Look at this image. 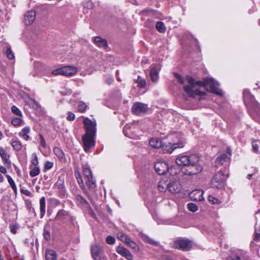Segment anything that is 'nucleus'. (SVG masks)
<instances>
[{"mask_svg":"<svg viewBox=\"0 0 260 260\" xmlns=\"http://www.w3.org/2000/svg\"><path fill=\"white\" fill-rule=\"evenodd\" d=\"M94 43L100 48H106L107 47V41L100 36H96L93 39Z\"/></svg>","mask_w":260,"mask_h":260,"instance_id":"20","label":"nucleus"},{"mask_svg":"<svg viewBox=\"0 0 260 260\" xmlns=\"http://www.w3.org/2000/svg\"><path fill=\"white\" fill-rule=\"evenodd\" d=\"M154 169L159 175L165 174L169 171L168 164L165 161H158L154 164Z\"/></svg>","mask_w":260,"mask_h":260,"instance_id":"11","label":"nucleus"},{"mask_svg":"<svg viewBox=\"0 0 260 260\" xmlns=\"http://www.w3.org/2000/svg\"><path fill=\"white\" fill-rule=\"evenodd\" d=\"M252 175H252V174H248V178L250 179V177H251V176H252Z\"/></svg>","mask_w":260,"mask_h":260,"instance_id":"63","label":"nucleus"},{"mask_svg":"<svg viewBox=\"0 0 260 260\" xmlns=\"http://www.w3.org/2000/svg\"><path fill=\"white\" fill-rule=\"evenodd\" d=\"M31 163L35 166H37L38 165L39 161H38V157L35 153H34L32 155Z\"/></svg>","mask_w":260,"mask_h":260,"instance_id":"47","label":"nucleus"},{"mask_svg":"<svg viewBox=\"0 0 260 260\" xmlns=\"http://www.w3.org/2000/svg\"><path fill=\"white\" fill-rule=\"evenodd\" d=\"M150 145L154 148H161L162 146V141L160 139L157 138H153L149 141Z\"/></svg>","mask_w":260,"mask_h":260,"instance_id":"24","label":"nucleus"},{"mask_svg":"<svg viewBox=\"0 0 260 260\" xmlns=\"http://www.w3.org/2000/svg\"><path fill=\"white\" fill-rule=\"evenodd\" d=\"M209 201L213 204H217L220 203L219 200L214 197L210 195L208 196Z\"/></svg>","mask_w":260,"mask_h":260,"instance_id":"46","label":"nucleus"},{"mask_svg":"<svg viewBox=\"0 0 260 260\" xmlns=\"http://www.w3.org/2000/svg\"><path fill=\"white\" fill-rule=\"evenodd\" d=\"M143 238V240L145 242H146L147 243H148L149 244L155 245H157L158 244V242L155 241L154 240H153V239L150 238L148 236H144Z\"/></svg>","mask_w":260,"mask_h":260,"instance_id":"43","label":"nucleus"},{"mask_svg":"<svg viewBox=\"0 0 260 260\" xmlns=\"http://www.w3.org/2000/svg\"><path fill=\"white\" fill-rule=\"evenodd\" d=\"M174 75L176 77V78L178 79L179 82L180 84H183L184 83V79L181 75L175 73H174Z\"/></svg>","mask_w":260,"mask_h":260,"instance_id":"51","label":"nucleus"},{"mask_svg":"<svg viewBox=\"0 0 260 260\" xmlns=\"http://www.w3.org/2000/svg\"><path fill=\"white\" fill-rule=\"evenodd\" d=\"M116 251L128 260H132L133 259V256L130 252L123 247H118L116 249Z\"/></svg>","mask_w":260,"mask_h":260,"instance_id":"18","label":"nucleus"},{"mask_svg":"<svg viewBox=\"0 0 260 260\" xmlns=\"http://www.w3.org/2000/svg\"><path fill=\"white\" fill-rule=\"evenodd\" d=\"M184 141L181 140H180L178 143L173 144L171 143H168L167 144L162 143L161 148H162V150L165 152L171 153L177 148L183 147L184 146Z\"/></svg>","mask_w":260,"mask_h":260,"instance_id":"7","label":"nucleus"},{"mask_svg":"<svg viewBox=\"0 0 260 260\" xmlns=\"http://www.w3.org/2000/svg\"><path fill=\"white\" fill-rule=\"evenodd\" d=\"M40 137L41 139L40 144L43 148H45L46 147V143L45 139L42 135H40Z\"/></svg>","mask_w":260,"mask_h":260,"instance_id":"55","label":"nucleus"},{"mask_svg":"<svg viewBox=\"0 0 260 260\" xmlns=\"http://www.w3.org/2000/svg\"><path fill=\"white\" fill-rule=\"evenodd\" d=\"M200 157L197 154L186 168L182 169V173L185 175L192 176L201 173L203 170V167L200 164Z\"/></svg>","mask_w":260,"mask_h":260,"instance_id":"2","label":"nucleus"},{"mask_svg":"<svg viewBox=\"0 0 260 260\" xmlns=\"http://www.w3.org/2000/svg\"><path fill=\"white\" fill-rule=\"evenodd\" d=\"M197 155V154L191 155L179 154L176 158V163L178 166H183L184 168H186L192 161V158H194Z\"/></svg>","mask_w":260,"mask_h":260,"instance_id":"5","label":"nucleus"},{"mask_svg":"<svg viewBox=\"0 0 260 260\" xmlns=\"http://www.w3.org/2000/svg\"><path fill=\"white\" fill-rule=\"evenodd\" d=\"M254 240L256 241H260V233L256 232V228L255 229V233L254 236Z\"/></svg>","mask_w":260,"mask_h":260,"instance_id":"57","label":"nucleus"},{"mask_svg":"<svg viewBox=\"0 0 260 260\" xmlns=\"http://www.w3.org/2000/svg\"><path fill=\"white\" fill-rule=\"evenodd\" d=\"M174 246L175 248L181 249L183 251L189 250L192 247V243L190 241L186 239H180L174 242Z\"/></svg>","mask_w":260,"mask_h":260,"instance_id":"8","label":"nucleus"},{"mask_svg":"<svg viewBox=\"0 0 260 260\" xmlns=\"http://www.w3.org/2000/svg\"><path fill=\"white\" fill-rule=\"evenodd\" d=\"M62 68H61L53 71L52 74L55 76L59 75H62Z\"/></svg>","mask_w":260,"mask_h":260,"instance_id":"54","label":"nucleus"},{"mask_svg":"<svg viewBox=\"0 0 260 260\" xmlns=\"http://www.w3.org/2000/svg\"><path fill=\"white\" fill-rule=\"evenodd\" d=\"M103 251L102 247L100 245L95 244L91 246V252L94 260H101V254Z\"/></svg>","mask_w":260,"mask_h":260,"instance_id":"12","label":"nucleus"},{"mask_svg":"<svg viewBox=\"0 0 260 260\" xmlns=\"http://www.w3.org/2000/svg\"><path fill=\"white\" fill-rule=\"evenodd\" d=\"M75 175H76V179L77 180V182H78L80 187L82 188V189L83 190V191L85 193H87L86 188L84 184L83 179H82V177H81L80 173H78L77 174H76Z\"/></svg>","mask_w":260,"mask_h":260,"instance_id":"28","label":"nucleus"},{"mask_svg":"<svg viewBox=\"0 0 260 260\" xmlns=\"http://www.w3.org/2000/svg\"><path fill=\"white\" fill-rule=\"evenodd\" d=\"M204 192L201 189H196L192 190L189 193V197L194 201H201L204 200L203 197Z\"/></svg>","mask_w":260,"mask_h":260,"instance_id":"15","label":"nucleus"},{"mask_svg":"<svg viewBox=\"0 0 260 260\" xmlns=\"http://www.w3.org/2000/svg\"><path fill=\"white\" fill-rule=\"evenodd\" d=\"M11 123L14 126H18L23 124V121L20 118L16 117L12 120Z\"/></svg>","mask_w":260,"mask_h":260,"instance_id":"36","label":"nucleus"},{"mask_svg":"<svg viewBox=\"0 0 260 260\" xmlns=\"http://www.w3.org/2000/svg\"><path fill=\"white\" fill-rule=\"evenodd\" d=\"M83 172L84 179H89V178H92V175L89 168L84 167Z\"/></svg>","mask_w":260,"mask_h":260,"instance_id":"32","label":"nucleus"},{"mask_svg":"<svg viewBox=\"0 0 260 260\" xmlns=\"http://www.w3.org/2000/svg\"><path fill=\"white\" fill-rule=\"evenodd\" d=\"M83 123L86 131L85 135L95 136L96 132L95 122L92 121L89 119L86 118L84 119Z\"/></svg>","mask_w":260,"mask_h":260,"instance_id":"6","label":"nucleus"},{"mask_svg":"<svg viewBox=\"0 0 260 260\" xmlns=\"http://www.w3.org/2000/svg\"><path fill=\"white\" fill-rule=\"evenodd\" d=\"M228 260H241V258L236 254H232L229 256Z\"/></svg>","mask_w":260,"mask_h":260,"instance_id":"53","label":"nucleus"},{"mask_svg":"<svg viewBox=\"0 0 260 260\" xmlns=\"http://www.w3.org/2000/svg\"><path fill=\"white\" fill-rule=\"evenodd\" d=\"M243 98L245 104L249 106H250V104L247 101L248 99H249L252 101L253 99H254L253 96L250 94L246 90H244L243 92Z\"/></svg>","mask_w":260,"mask_h":260,"instance_id":"37","label":"nucleus"},{"mask_svg":"<svg viewBox=\"0 0 260 260\" xmlns=\"http://www.w3.org/2000/svg\"><path fill=\"white\" fill-rule=\"evenodd\" d=\"M259 215H260V212H258L256 213V214H255L256 217H257V216Z\"/></svg>","mask_w":260,"mask_h":260,"instance_id":"64","label":"nucleus"},{"mask_svg":"<svg viewBox=\"0 0 260 260\" xmlns=\"http://www.w3.org/2000/svg\"><path fill=\"white\" fill-rule=\"evenodd\" d=\"M126 244L131 247L132 249H136L137 248V244L133 241L130 238L129 239V240H128Z\"/></svg>","mask_w":260,"mask_h":260,"instance_id":"48","label":"nucleus"},{"mask_svg":"<svg viewBox=\"0 0 260 260\" xmlns=\"http://www.w3.org/2000/svg\"><path fill=\"white\" fill-rule=\"evenodd\" d=\"M53 152L55 155L59 159H63L65 158L64 153L59 147H54L53 149Z\"/></svg>","mask_w":260,"mask_h":260,"instance_id":"27","label":"nucleus"},{"mask_svg":"<svg viewBox=\"0 0 260 260\" xmlns=\"http://www.w3.org/2000/svg\"><path fill=\"white\" fill-rule=\"evenodd\" d=\"M53 166V163L51 161H46L45 163L44 169L45 170H48L51 169Z\"/></svg>","mask_w":260,"mask_h":260,"instance_id":"50","label":"nucleus"},{"mask_svg":"<svg viewBox=\"0 0 260 260\" xmlns=\"http://www.w3.org/2000/svg\"><path fill=\"white\" fill-rule=\"evenodd\" d=\"M186 79L189 85H184L183 89L189 97L196 98L197 95L205 94V93L201 91L197 86H203L207 90L219 95L223 94L222 91L218 88V83L213 78H205L203 81H196L193 78L188 76L186 77Z\"/></svg>","mask_w":260,"mask_h":260,"instance_id":"1","label":"nucleus"},{"mask_svg":"<svg viewBox=\"0 0 260 260\" xmlns=\"http://www.w3.org/2000/svg\"><path fill=\"white\" fill-rule=\"evenodd\" d=\"M3 137V135L2 132L0 131V140L2 139Z\"/></svg>","mask_w":260,"mask_h":260,"instance_id":"62","label":"nucleus"},{"mask_svg":"<svg viewBox=\"0 0 260 260\" xmlns=\"http://www.w3.org/2000/svg\"><path fill=\"white\" fill-rule=\"evenodd\" d=\"M45 257L46 260H56L57 256L54 251L48 250L46 252Z\"/></svg>","mask_w":260,"mask_h":260,"instance_id":"26","label":"nucleus"},{"mask_svg":"<svg viewBox=\"0 0 260 260\" xmlns=\"http://www.w3.org/2000/svg\"><path fill=\"white\" fill-rule=\"evenodd\" d=\"M12 112L15 115L18 116L19 117H22V114L20 110L15 106H13L11 107Z\"/></svg>","mask_w":260,"mask_h":260,"instance_id":"42","label":"nucleus"},{"mask_svg":"<svg viewBox=\"0 0 260 260\" xmlns=\"http://www.w3.org/2000/svg\"><path fill=\"white\" fill-rule=\"evenodd\" d=\"M155 27L156 30L160 33L165 32L166 30V28L164 23L161 21L157 22Z\"/></svg>","mask_w":260,"mask_h":260,"instance_id":"31","label":"nucleus"},{"mask_svg":"<svg viewBox=\"0 0 260 260\" xmlns=\"http://www.w3.org/2000/svg\"><path fill=\"white\" fill-rule=\"evenodd\" d=\"M55 186L62 193H64L65 188L64 185V178L63 176H59L57 182L55 184Z\"/></svg>","mask_w":260,"mask_h":260,"instance_id":"21","label":"nucleus"},{"mask_svg":"<svg viewBox=\"0 0 260 260\" xmlns=\"http://www.w3.org/2000/svg\"><path fill=\"white\" fill-rule=\"evenodd\" d=\"M43 236L44 238L47 241H48L50 239V231L47 227H45L44 229Z\"/></svg>","mask_w":260,"mask_h":260,"instance_id":"44","label":"nucleus"},{"mask_svg":"<svg viewBox=\"0 0 260 260\" xmlns=\"http://www.w3.org/2000/svg\"><path fill=\"white\" fill-rule=\"evenodd\" d=\"M62 68V75L70 76L75 74L77 72V69L72 66H64Z\"/></svg>","mask_w":260,"mask_h":260,"instance_id":"16","label":"nucleus"},{"mask_svg":"<svg viewBox=\"0 0 260 260\" xmlns=\"http://www.w3.org/2000/svg\"><path fill=\"white\" fill-rule=\"evenodd\" d=\"M75 117V114L72 112H69L67 119L69 121H73L74 120Z\"/></svg>","mask_w":260,"mask_h":260,"instance_id":"52","label":"nucleus"},{"mask_svg":"<svg viewBox=\"0 0 260 260\" xmlns=\"http://www.w3.org/2000/svg\"><path fill=\"white\" fill-rule=\"evenodd\" d=\"M228 175L222 172V171H218L213 176L211 181V185L212 187L217 189L222 188L225 184V181Z\"/></svg>","mask_w":260,"mask_h":260,"instance_id":"3","label":"nucleus"},{"mask_svg":"<svg viewBox=\"0 0 260 260\" xmlns=\"http://www.w3.org/2000/svg\"><path fill=\"white\" fill-rule=\"evenodd\" d=\"M169 191L173 193L179 192L181 190L180 184L177 182H172L167 185Z\"/></svg>","mask_w":260,"mask_h":260,"instance_id":"17","label":"nucleus"},{"mask_svg":"<svg viewBox=\"0 0 260 260\" xmlns=\"http://www.w3.org/2000/svg\"><path fill=\"white\" fill-rule=\"evenodd\" d=\"M77 201L82 206H89V203L81 195L77 194L76 196Z\"/></svg>","mask_w":260,"mask_h":260,"instance_id":"30","label":"nucleus"},{"mask_svg":"<svg viewBox=\"0 0 260 260\" xmlns=\"http://www.w3.org/2000/svg\"><path fill=\"white\" fill-rule=\"evenodd\" d=\"M148 106L142 103L137 102L132 107V111L137 115H142L146 113L148 110Z\"/></svg>","mask_w":260,"mask_h":260,"instance_id":"10","label":"nucleus"},{"mask_svg":"<svg viewBox=\"0 0 260 260\" xmlns=\"http://www.w3.org/2000/svg\"><path fill=\"white\" fill-rule=\"evenodd\" d=\"M0 156L4 165L6 167H10L11 166L10 155L8 154L6 150L1 146H0Z\"/></svg>","mask_w":260,"mask_h":260,"instance_id":"13","label":"nucleus"},{"mask_svg":"<svg viewBox=\"0 0 260 260\" xmlns=\"http://www.w3.org/2000/svg\"><path fill=\"white\" fill-rule=\"evenodd\" d=\"M187 207L189 211L193 212H196L198 210V206L193 203H189L187 204Z\"/></svg>","mask_w":260,"mask_h":260,"instance_id":"41","label":"nucleus"},{"mask_svg":"<svg viewBox=\"0 0 260 260\" xmlns=\"http://www.w3.org/2000/svg\"><path fill=\"white\" fill-rule=\"evenodd\" d=\"M40 173V168L38 167L35 166L30 171L29 175L31 177H34L38 175Z\"/></svg>","mask_w":260,"mask_h":260,"instance_id":"38","label":"nucleus"},{"mask_svg":"<svg viewBox=\"0 0 260 260\" xmlns=\"http://www.w3.org/2000/svg\"><path fill=\"white\" fill-rule=\"evenodd\" d=\"M46 203L45 198L44 197H42L40 199V218H42L46 212Z\"/></svg>","mask_w":260,"mask_h":260,"instance_id":"25","label":"nucleus"},{"mask_svg":"<svg viewBox=\"0 0 260 260\" xmlns=\"http://www.w3.org/2000/svg\"><path fill=\"white\" fill-rule=\"evenodd\" d=\"M231 150L228 149L226 153L220 154L216 159L214 164L217 168L223 166L224 168L228 167L230 165L231 156Z\"/></svg>","mask_w":260,"mask_h":260,"instance_id":"4","label":"nucleus"},{"mask_svg":"<svg viewBox=\"0 0 260 260\" xmlns=\"http://www.w3.org/2000/svg\"><path fill=\"white\" fill-rule=\"evenodd\" d=\"M87 105L82 101H80L78 103V109L81 112H84L87 108Z\"/></svg>","mask_w":260,"mask_h":260,"instance_id":"39","label":"nucleus"},{"mask_svg":"<svg viewBox=\"0 0 260 260\" xmlns=\"http://www.w3.org/2000/svg\"><path fill=\"white\" fill-rule=\"evenodd\" d=\"M135 81L138 83V87L140 88H144L146 85L145 80L142 79L140 76H138L137 79L135 80Z\"/></svg>","mask_w":260,"mask_h":260,"instance_id":"34","label":"nucleus"},{"mask_svg":"<svg viewBox=\"0 0 260 260\" xmlns=\"http://www.w3.org/2000/svg\"><path fill=\"white\" fill-rule=\"evenodd\" d=\"M0 172L3 174H6L7 173V169L6 167L0 166Z\"/></svg>","mask_w":260,"mask_h":260,"instance_id":"59","label":"nucleus"},{"mask_svg":"<svg viewBox=\"0 0 260 260\" xmlns=\"http://www.w3.org/2000/svg\"><path fill=\"white\" fill-rule=\"evenodd\" d=\"M7 178L8 179V181L9 183L10 184L12 190L15 192V193L17 192V187L16 185L13 180V179L11 178V177L10 175H7Z\"/></svg>","mask_w":260,"mask_h":260,"instance_id":"35","label":"nucleus"},{"mask_svg":"<svg viewBox=\"0 0 260 260\" xmlns=\"http://www.w3.org/2000/svg\"><path fill=\"white\" fill-rule=\"evenodd\" d=\"M30 129L29 126H25L19 133V136L22 137L24 140L28 141L30 139L28 134Z\"/></svg>","mask_w":260,"mask_h":260,"instance_id":"22","label":"nucleus"},{"mask_svg":"<svg viewBox=\"0 0 260 260\" xmlns=\"http://www.w3.org/2000/svg\"><path fill=\"white\" fill-rule=\"evenodd\" d=\"M94 136L84 135L82 137V142L84 145V150L86 152L90 151V149L95 145L94 140Z\"/></svg>","mask_w":260,"mask_h":260,"instance_id":"9","label":"nucleus"},{"mask_svg":"<svg viewBox=\"0 0 260 260\" xmlns=\"http://www.w3.org/2000/svg\"><path fill=\"white\" fill-rule=\"evenodd\" d=\"M70 216L71 215L69 211L64 210L63 209H60L57 212L55 216V219L63 220L66 219L68 217Z\"/></svg>","mask_w":260,"mask_h":260,"instance_id":"19","label":"nucleus"},{"mask_svg":"<svg viewBox=\"0 0 260 260\" xmlns=\"http://www.w3.org/2000/svg\"><path fill=\"white\" fill-rule=\"evenodd\" d=\"M117 237L121 241L124 242L125 243L129 240V238L123 233H119L117 235Z\"/></svg>","mask_w":260,"mask_h":260,"instance_id":"40","label":"nucleus"},{"mask_svg":"<svg viewBox=\"0 0 260 260\" xmlns=\"http://www.w3.org/2000/svg\"><path fill=\"white\" fill-rule=\"evenodd\" d=\"M36 15L35 11L31 10L27 12L24 17V22L25 25H29L32 24L36 19Z\"/></svg>","mask_w":260,"mask_h":260,"instance_id":"14","label":"nucleus"},{"mask_svg":"<svg viewBox=\"0 0 260 260\" xmlns=\"http://www.w3.org/2000/svg\"><path fill=\"white\" fill-rule=\"evenodd\" d=\"M10 231L12 233L15 234L17 233V227L15 225H10Z\"/></svg>","mask_w":260,"mask_h":260,"instance_id":"56","label":"nucleus"},{"mask_svg":"<svg viewBox=\"0 0 260 260\" xmlns=\"http://www.w3.org/2000/svg\"><path fill=\"white\" fill-rule=\"evenodd\" d=\"M158 189L160 191L163 192L165 190L166 188L164 187L159 182V184H158Z\"/></svg>","mask_w":260,"mask_h":260,"instance_id":"58","label":"nucleus"},{"mask_svg":"<svg viewBox=\"0 0 260 260\" xmlns=\"http://www.w3.org/2000/svg\"><path fill=\"white\" fill-rule=\"evenodd\" d=\"M252 148H253V151L256 152L258 151V146L257 144H253L252 145Z\"/></svg>","mask_w":260,"mask_h":260,"instance_id":"60","label":"nucleus"},{"mask_svg":"<svg viewBox=\"0 0 260 260\" xmlns=\"http://www.w3.org/2000/svg\"><path fill=\"white\" fill-rule=\"evenodd\" d=\"M158 72L159 69H157L156 67H153L150 72V76L152 82H156L158 79Z\"/></svg>","mask_w":260,"mask_h":260,"instance_id":"23","label":"nucleus"},{"mask_svg":"<svg viewBox=\"0 0 260 260\" xmlns=\"http://www.w3.org/2000/svg\"><path fill=\"white\" fill-rule=\"evenodd\" d=\"M86 180V184L90 190H93L96 187L95 181L93 180V177L89 178V179H85Z\"/></svg>","mask_w":260,"mask_h":260,"instance_id":"29","label":"nucleus"},{"mask_svg":"<svg viewBox=\"0 0 260 260\" xmlns=\"http://www.w3.org/2000/svg\"><path fill=\"white\" fill-rule=\"evenodd\" d=\"M6 54L8 59H13L14 58V53L12 52L11 48H7Z\"/></svg>","mask_w":260,"mask_h":260,"instance_id":"45","label":"nucleus"},{"mask_svg":"<svg viewBox=\"0 0 260 260\" xmlns=\"http://www.w3.org/2000/svg\"><path fill=\"white\" fill-rule=\"evenodd\" d=\"M4 181V177L0 173V182H2Z\"/></svg>","mask_w":260,"mask_h":260,"instance_id":"61","label":"nucleus"},{"mask_svg":"<svg viewBox=\"0 0 260 260\" xmlns=\"http://www.w3.org/2000/svg\"><path fill=\"white\" fill-rule=\"evenodd\" d=\"M115 239L112 236H108L106 238V242L109 244H113L115 243Z\"/></svg>","mask_w":260,"mask_h":260,"instance_id":"49","label":"nucleus"},{"mask_svg":"<svg viewBox=\"0 0 260 260\" xmlns=\"http://www.w3.org/2000/svg\"><path fill=\"white\" fill-rule=\"evenodd\" d=\"M11 144L16 151H19L22 148V144L20 141H12Z\"/></svg>","mask_w":260,"mask_h":260,"instance_id":"33","label":"nucleus"}]
</instances>
